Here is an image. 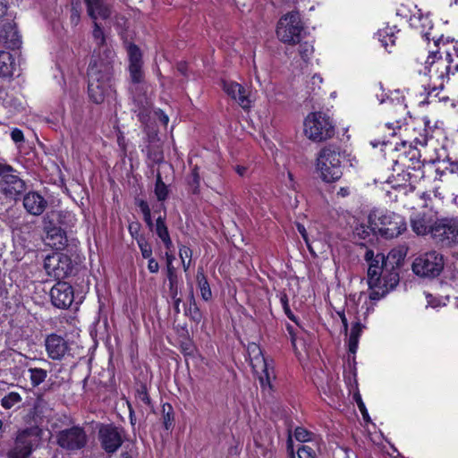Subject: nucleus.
I'll return each instance as SVG.
<instances>
[{"label":"nucleus","instance_id":"nucleus-1","mask_svg":"<svg viewBox=\"0 0 458 458\" xmlns=\"http://www.w3.org/2000/svg\"><path fill=\"white\" fill-rule=\"evenodd\" d=\"M427 41L433 40L437 50H429L427 60L425 61V74L435 84L434 88L428 93V103L437 101H446L447 97H439L437 89H443L445 84L455 81L458 79V50H456L455 59L448 52L445 55H441V45L444 47L448 38L443 36L437 37L432 31H421Z\"/></svg>","mask_w":458,"mask_h":458},{"label":"nucleus","instance_id":"nucleus-2","mask_svg":"<svg viewBox=\"0 0 458 458\" xmlns=\"http://www.w3.org/2000/svg\"><path fill=\"white\" fill-rule=\"evenodd\" d=\"M105 54L106 59L100 57L91 58L88 68L89 96L96 104L104 102L106 98L114 92L112 79L115 54L112 49L105 50Z\"/></svg>","mask_w":458,"mask_h":458},{"label":"nucleus","instance_id":"nucleus-3","mask_svg":"<svg viewBox=\"0 0 458 458\" xmlns=\"http://www.w3.org/2000/svg\"><path fill=\"white\" fill-rule=\"evenodd\" d=\"M344 152L339 148L328 145L321 148L316 159V169L320 178L326 182H333L343 175Z\"/></svg>","mask_w":458,"mask_h":458},{"label":"nucleus","instance_id":"nucleus-4","mask_svg":"<svg viewBox=\"0 0 458 458\" xmlns=\"http://www.w3.org/2000/svg\"><path fill=\"white\" fill-rule=\"evenodd\" d=\"M369 228L386 239L399 236L406 230L404 218L391 211L373 210L369 215Z\"/></svg>","mask_w":458,"mask_h":458},{"label":"nucleus","instance_id":"nucleus-5","mask_svg":"<svg viewBox=\"0 0 458 458\" xmlns=\"http://www.w3.org/2000/svg\"><path fill=\"white\" fill-rule=\"evenodd\" d=\"M304 134L312 141H325L335 135V125L327 114L313 112L304 120Z\"/></svg>","mask_w":458,"mask_h":458},{"label":"nucleus","instance_id":"nucleus-6","mask_svg":"<svg viewBox=\"0 0 458 458\" xmlns=\"http://www.w3.org/2000/svg\"><path fill=\"white\" fill-rule=\"evenodd\" d=\"M304 33V25L298 12L292 11L280 18L276 26L277 38L285 44H299Z\"/></svg>","mask_w":458,"mask_h":458},{"label":"nucleus","instance_id":"nucleus-7","mask_svg":"<svg viewBox=\"0 0 458 458\" xmlns=\"http://www.w3.org/2000/svg\"><path fill=\"white\" fill-rule=\"evenodd\" d=\"M26 191L25 182L10 165L0 163V192L10 200L18 199Z\"/></svg>","mask_w":458,"mask_h":458},{"label":"nucleus","instance_id":"nucleus-8","mask_svg":"<svg viewBox=\"0 0 458 458\" xmlns=\"http://www.w3.org/2000/svg\"><path fill=\"white\" fill-rule=\"evenodd\" d=\"M42 430L38 427H31L20 431L16 437L13 449L8 453L9 458H28L32 451L38 446Z\"/></svg>","mask_w":458,"mask_h":458},{"label":"nucleus","instance_id":"nucleus-9","mask_svg":"<svg viewBox=\"0 0 458 458\" xmlns=\"http://www.w3.org/2000/svg\"><path fill=\"white\" fill-rule=\"evenodd\" d=\"M430 235L436 242L445 247L458 244V218L442 217L431 225Z\"/></svg>","mask_w":458,"mask_h":458},{"label":"nucleus","instance_id":"nucleus-10","mask_svg":"<svg viewBox=\"0 0 458 458\" xmlns=\"http://www.w3.org/2000/svg\"><path fill=\"white\" fill-rule=\"evenodd\" d=\"M444 268L443 255L436 250L420 255L412 263L413 272L420 276H437Z\"/></svg>","mask_w":458,"mask_h":458},{"label":"nucleus","instance_id":"nucleus-11","mask_svg":"<svg viewBox=\"0 0 458 458\" xmlns=\"http://www.w3.org/2000/svg\"><path fill=\"white\" fill-rule=\"evenodd\" d=\"M44 268L49 276L58 280L68 276L72 269V259L63 253L47 255L44 260Z\"/></svg>","mask_w":458,"mask_h":458},{"label":"nucleus","instance_id":"nucleus-12","mask_svg":"<svg viewBox=\"0 0 458 458\" xmlns=\"http://www.w3.org/2000/svg\"><path fill=\"white\" fill-rule=\"evenodd\" d=\"M365 259L369 262L368 284L370 292H376L381 284V277L385 270V264L387 263L385 255L382 253L374 254L373 250H367Z\"/></svg>","mask_w":458,"mask_h":458},{"label":"nucleus","instance_id":"nucleus-13","mask_svg":"<svg viewBox=\"0 0 458 458\" xmlns=\"http://www.w3.org/2000/svg\"><path fill=\"white\" fill-rule=\"evenodd\" d=\"M87 443V435L83 428L80 427H72L64 429L57 435V444L66 450H79L85 446Z\"/></svg>","mask_w":458,"mask_h":458},{"label":"nucleus","instance_id":"nucleus-14","mask_svg":"<svg viewBox=\"0 0 458 458\" xmlns=\"http://www.w3.org/2000/svg\"><path fill=\"white\" fill-rule=\"evenodd\" d=\"M98 438L102 448L106 453L113 454L123 442V430L113 425H104L99 428Z\"/></svg>","mask_w":458,"mask_h":458},{"label":"nucleus","instance_id":"nucleus-15","mask_svg":"<svg viewBox=\"0 0 458 458\" xmlns=\"http://www.w3.org/2000/svg\"><path fill=\"white\" fill-rule=\"evenodd\" d=\"M399 283L398 267L391 266L389 267L388 262L385 264V270L381 277V284L378 285L376 292L369 293L371 300H379L384 297L389 291L393 290Z\"/></svg>","mask_w":458,"mask_h":458},{"label":"nucleus","instance_id":"nucleus-16","mask_svg":"<svg viewBox=\"0 0 458 458\" xmlns=\"http://www.w3.org/2000/svg\"><path fill=\"white\" fill-rule=\"evenodd\" d=\"M386 112L389 121L386 123L388 129L393 130L392 135L395 134V130L400 129L405 121L408 114L407 106L403 101L394 103L393 99L386 102Z\"/></svg>","mask_w":458,"mask_h":458},{"label":"nucleus","instance_id":"nucleus-17","mask_svg":"<svg viewBox=\"0 0 458 458\" xmlns=\"http://www.w3.org/2000/svg\"><path fill=\"white\" fill-rule=\"evenodd\" d=\"M259 354L251 359L253 370L259 375V380L263 390L271 389L272 379L275 378L274 368L262 355L260 350Z\"/></svg>","mask_w":458,"mask_h":458},{"label":"nucleus","instance_id":"nucleus-18","mask_svg":"<svg viewBox=\"0 0 458 458\" xmlns=\"http://www.w3.org/2000/svg\"><path fill=\"white\" fill-rule=\"evenodd\" d=\"M50 298L56 308L67 309L73 301V289L68 283L59 281L52 287Z\"/></svg>","mask_w":458,"mask_h":458},{"label":"nucleus","instance_id":"nucleus-19","mask_svg":"<svg viewBox=\"0 0 458 458\" xmlns=\"http://www.w3.org/2000/svg\"><path fill=\"white\" fill-rule=\"evenodd\" d=\"M129 56V72L130 79L133 84H139L144 81V72L142 70V55L140 48L130 44L127 47Z\"/></svg>","mask_w":458,"mask_h":458},{"label":"nucleus","instance_id":"nucleus-20","mask_svg":"<svg viewBox=\"0 0 458 458\" xmlns=\"http://www.w3.org/2000/svg\"><path fill=\"white\" fill-rule=\"evenodd\" d=\"M223 89L234 101H236L243 109H249L251 106L250 91L242 84L233 81H223Z\"/></svg>","mask_w":458,"mask_h":458},{"label":"nucleus","instance_id":"nucleus-21","mask_svg":"<svg viewBox=\"0 0 458 458\" xmlns=\"http://www.w3.org/2000/svg\"><path fill=\"white\" fill-rule=\"evenodd\" d=\"M46 351L52 360H62L68 351L67 342L55 334L49 335L45 341Z\"/></svg>","mask_w":458,"mask_h":458},{"label":"nucleus","instance_id":"nucleus-22","mask_svg":"<svg viewBox=\"0 0 458 458\" xmlns=\"http://www.w3.org/2000/svg\"><path fill=\"white\" fill-rule=\"evenodd\" d=\"M47 206L45 198L36 191H30L23 198V207L30 215L40 216Z\"/></svg>","mask_w":458,"mask_h":458},{"label":"nucleus","instance_id":"nucleus-23","mask_svg":"<svg viewBox=\"0 0 458 458\" xmlns=\"http://www.w3.org/2000/svg\"><path fill=\"white\" fill-rule=\"evenodd\" d=\"M89 16L97 21L98 18L106 20L111 15V7L105 0H84Z\"/></svg>","mask_w":458,"mask_h":458},{"label":"nucleus","instance_id":"nucleus-24","mask_svg":"<svg viewBox=\"0 0 458 458\" xmlns=\"http://www.w3.org/2000/svg\"><path fill=\"white\" fill-rule=\"evenodd\" d=\"M46 243L56 250L62 249L66 243V238L60 227L55 225H46L44 228Z\"/></svg>","mask_w":458,"mask_h":458},{"label":"nucleus","instance_id":"nucleus-25","mask_svg":"<svg viewBox=\"0 0 458 458\" xmlns=\"http://www.w3.org/2000/svg\"><path fill=\"white\" fill-rule=\"evenodd\" d=\"M432 225L430 217L425 213H414L411 216V229L418 235L430 233Z\"/></svg>","mask_w":458,"mask_h":458},{"label":"nucleus","instance_id":"nucleus-26","mask_svg":"<svg viewBox=\"0 0 458 458\" xmlns=\"http://www.w3.org/2000/svg\"><path fill=\"white\" fill-rule=\"evenodd\" d=\"M93 24H94V28H93V31H92V36H93L95 43L98 46V55H93L92 58L93 57H100L102 59H106L105 50L111 49V48L106 45V36L104 34L103 30L99 26V24L97 21H93Z\"/></svg>","mask_w":458,"mask_h":458},{"label":"nucleus","instance_id":"nucleus-27","mask_svg":"<svg viewBox=\"0 0 458 458\" xmlns=\"http://www.w3.org/2000/svg\"><path fill=\"white\" fill-rule=\"evenodd\" d=\"M398 32L399 30H396L395 26H386L385 28L380 29L377 35L382 46L387 49V47H393L395 44V40L397 38L396 33Z\"/></svg>","mask_w":458,"mask_h":458},{"label":"nucleus","instance_id":"nucleus-28","mask_svg":"<svg viewBox=\"0 0 458 458\" xmlns=\"http://www.w3.org/2000/svg\"><path fill=\"white\" fill-rule=\"evenodd\" d=\"M14 63L12 55L6 51H0V78L13 75Z\"/></svg>","mask_w":458,"mask_h":458},{"label":"nucleus","instance_id":"nucleus-29","mask_svg":"<svg viewBox=\"0 0 458 458\" xmlns=\"http://www.w3.org/2000/svg\"><path fill=\"white\" fill-rule=\"evenodd\" d=\"M165 216H159L156 221V233L164 242L166 249L172 247V240L170 238L167 226L165 225Z\"/></svg>","mask_w":458,"mask_h":458},{"label":"nucleus","instance_id":"nucleus-30","mask_svg":"<svg viewBox=\"0 0 458 458\" xmlns=\"http://www.w3.org/2000/svg\"><path fill=\"white\" fill-rule=\"evenodd\" d=\"M196 279L202 299L205 301L210 300L212 297V293L202 267H199Z\"/></svg>","mask_w":458,"mask_h":458},{"label":"nucleus","instance_id":"nucleus-31","mask_svg":"<svg viewBox=\"0 0 458 458\" xmlns=\"http://www.w3.org/2000/svg\"><path fill=\"white\" fill-rule=\"evenodd\" d=\"M320 451L319 442H309L308 444H302L298 448L299 458H317L318 452Z\"/></svg>","mask_w":458,"mask_h":458},{"label":"nucleus","instance_id":"nucleus-32","mask_svg":"<svg viewBox=\"0 0 458 458\" xmlns=\"http://www.w3.org/2000/svg\"><path fill=\"white\" fill-rule=\"evenodd\" d=\"M28 373L30 385L33 387H37L42 384L48 376V371L47 369L37 367H29Z\"/></svg>","mask_w":458,"mask_h":458},{"label":"nucleus","instance_id":"nucleus-33","mask_svg":"<svg viewBox=\"0 0 458 458\" xmlns=\"http://www.w3.org/2000/svg\"><path fill=\"white\" fill-rule=\"evenodd\" d=\"M22 401L21 394L17 392H10L1 399V405L4 409H12Z\"/></svg>","mask_w":458,"mask_h":458},{"label":"nucleus","instance_id":"nucleus-34","mask_svg":"<svg viewBox=\"0 0 458 458\" xmlns=\"http://www.w3.org/2000/svg\"><path fill=\"white\" fill-rule=\"evenodd\" d=\"M155 194L159 201H164L168 196L167 186L162 181L160 174H158L157 176Z\"/></svg>","mask_w":458,"mask_h":458},{"label":"nucleus","instance_id":"nucleus-35","mask_svg":"<svg viewBox=\"0 0 458 458\" xmlns=\"http://www.w3.org/2000/svg\"><path fill=\"white\" fill-rule=\"evenodd\" d=\"M313 434L309 432L303 428L298 427L294 431L295 438L302 443L308 444L309 442H319L318 439L312 438Z\"/></svg>","mask_w":458,"mask_h":458},{"label":"nucleus","instance_id":"nucleus-36","mask_svg":"<svg viewBox=\"0 0 458 458\" xmlns=\"http://www.w3.org/2000/svg\"><path fill=\"white\" fill-rule=\"evenodd\" d=\"M136 241L144 259L152 257V247L144 236H137Z\"/></svg>","mask_w":458,"mask_h":458},{"label":"nucleus","instance_id":"nucleus-37","mask_svg":"<svg viewBox=\"0 0 458 458\" xmlns=\"http://www.w3.org/2000/svg\"><path fill=\"white\" fill-rule=\"evenodd\" d=\"M186 314L189 315L190 318L194 321L199 322L201 319V313L195 302V299L192 293L191 294L190 305L186 311Z\"/></svg>","mask_w":458,"mask_h":458},{"label":"nucleus","instance_id":"nucleus-38","mask_svg":"<svg viewBox=\"0 0 458 458\" xmlns=\"http://www.w3.org/2000/svg\"><path fill=\"white\" fill-rule=\"evenodd\" d=\"M167 278L169 280L170 289L173 293V298H175V295L177 293V292H176L177 276H176V272H175L174 267L167 268Z\"/></svg>","mask_w":458,"mask_h":458},{"label":"nucleus","instance_id":"nucleus-39","mask_svg":"<svg viewBox=\"0 0 458 458\" xmlns=\"http://www.w3.org/2000/svg\"><path fill=\"white\" fill-rule=\"evenodd\" d=\"M313 53V46L308 42L300 44L299 54L303 60H307Z\"/></svg>","mask_w":458,"mask_h":458},{"label":"nucleus","instance_id":"nucleus-40","mask_svg":"<svg viewBox=\"0 0 458 458\" xmlns=\"http://www.w3.org/2000/svg\"><path fill=\"white\" fill-rule=\"evenodd\" d=\"M255 445H256L255 452H256L257 456L261 457V458H269L270 457L271 449L268 446H265V445L258 443V441H255Z\"/></svg>","mask_w":458,"mask_h":458},{"label":"nucleus","instance_id":"nucleus-41","mask_svg":"<svg viewBox=\"0 0 458 458\" xmlns=\"http://www.w3.org/2000/svg\"><path fill=\"white\" fill-rule=\"evenodd\" d=\"M322 82H323L322 77L318 74H314L311 77L308 87L310 88L312 92H315L317 89H320Z\"/></svg>","mask_w":458,"mask_h":458},{"label":"nucleus","instance_id":"nucleus-42","mask_svg":"<svg viewBox=\"0 0 458 458\" xmlns=\"http://www.w3.org/2000/svg\"><path fill=\"white\" fill-rule=\"evenodd\" d=\"M422 21V24H421V27L424 29L426 28L427 26H428L430 24V21H428V19L426 17V18H420V17H417L416 15H413L411 18V25L415 28H419L420 25L418 24L419 21Z\"/></svg>","mask_w":458,"mask_h":458},{"label":"nucleus","instance_id":"nucleus-43","mask_svg":"<svg viewBox=\"0 0 458 458\" xmlns=\"http://www.w3.org/2000/svg\"><path fill=\"white\" fill-rule=\"evenodd\" d=\"M11 138L15 143H21L24 141L23 132L18 128L12 131Z\"/></svg>","mask_w":458,"mask_h":458},{"label":"nucleus","instance_id":"nucleus-44","mask_svg":"<svg viewBox=\"0 0 458 458\" xmlns=\"http://www.w3.org/2000/svg\"><path fill=\"white\" fill-rule=\"evenodd\" d=\"M191 255H192V251L189 247H187L185 245H182L180 247L179 256H180L182 261L185 260V259H191Z\"/></svg>","mask_w":458,"mask_h":458},{"label":"nucleus","instance_id":"nucleus-45","mask_svg":"<svg viewBox=\"0 0 458 458\" xmlns=\"http://www.w3.org/2000/svg\"><path fill=\"white\" fill-rule=\"evenodd\" d=\"M359 338H355V336H349L348 340V347L349 352L352 354H355L358 349Z\"/></svg>","mask_w":458,"mask_h":458},{"label":"nucleus","instance_id":"nucleus-46","mask_svg":"<svg viewBox=\"0 0 458 458\" xmlns=\"http://www.w3.org/2000/svg\"><path fill=\"white\" fill-rule=\"evenodd\" d=\"M148 269L150 273H157L158 270H159V265L157 263V261L150 257V258H148Z\"/></svg>","mask_w":458,"mask_h":458},{"label":"nucleus","instance_id":"nucleus-47","mask_svg":"<svg viewBox=\"0 0 458 458\" xmlns=\"http://www.w3.org/2000/svg\"><path fill=\"white\" fill-rule=\"evenodd\" d=\"M297 229H298V232L302 236L303 240L305 241L309 250L311 251V247H310V242H309V238H308V234H307V231L305 229L304 225H302L301 224H298L297 225Z\"/></svg>","mask_w":458,"mask_h":458},{"label":"nucleus","instance_id":"nucleus-48","mask_svg":"<svg viewBox=\"0 0 458 458\" xmlns=\"http://www.w3.org/2000/svg\"><path fill=\"white\" fill-rule=\"evenodd\" d=\"M362 330V326L360 322H356L352 329L349 336H355V338H360V333Z\"/></svg>","mask_w":458,"mask_h":458},{"label":"nucleus","instance_id":"nucleus-49","mask_svg":"<svg viewBox=\"0 0 458 458\" xmlns=\"http://www.w3.org/2000/svg\"><path fill=\"white\" fill-rule=\"evenodd\" d=\"M136 205L140 208L142 214H146L148 212H150L149 206L147 201L144 199H136Z\"/></svg>","mask_w":458,"mask_h":458},{"label":"nucleus","instance_id":"nucleus-50","mask_svg":"<svg viewBox=\"0 0 458 458\" xmlns=\"http://www.w3.org/2000/svg\"><path fill=\"white\" fill-rule=\"evenodd\" d=\"M190 183L195 188H198L199 185V175L197 167H195L191 172V181Z\"/></svg>","mask_w":458,"mask_h":458},{"label":"nucleus","instance_id":"nucleus-51","mask_svg":"<svg viewBox=\"0 0 458 458\" xmlns=\"http://www.w3.org/2000/svg\"><path fill=\"white\" fill-rule=\"evenodd\" d=\"M139 227H140V225H139V224H137V223H136V224H131V225H130V226H129V231H130V233H131V236H132L135 240H136V237H137V236H140V235L139 234Z\"/></svg>","mask_w":458,"mask_h":458},{"label":"nucleus","instance_id":"nucleus-52","mask_svg":"<svg viewBox=\"0 0 458 458\" xmlns=\"http://www.w3.org/2000/svg\"><path fill=\"white\" fill-rule=\"evenodd\" d=\"M279 299H280V303H281L283 309L289 307L288 296L285 293H280Z\"/></svg>","mask_w":458,"mask_h":458},{"label":"nucleus","instance_id":"nucleus-53","mask_svg":"<svg viewBox=\"0 0 458 458\" xmlns=\"http://www.w3.org/2000/svg\"><path fill=\"white\" fill-rule=\"evenodd\" d=\"M138 398L146 404H149L150 403V399L145 390H142L138 393Z\"/></svg>","mask_w":458,"mask_h":458},{"label":"nucleus","instance_id":"nucleus-54","mask_svg":"<svg viewBox=\"0 0 458 458\" xmlns=\"http://www.w3.org/2000/svg\"><path fill=\"white\" fill-rule=\"evenodd\" d=\"M172 420H173L172 414L170 412H166L164 415V423H165V427L166 429H168L169 427L171 426Z\"/></svg>","mask_w":458,"mask_h":458},{"label":"nucleus","instance_id":"nucleus-55","mask_svg":"<svg viewBox=\"0 0 458 458\" xmlns=\"http://www.w3.org/2000/svg\"><path fill=\"white\" fill-rule=\"evenodd\" d=\"M143 219L149 228L153 227V221L151 218V211L143 215Z\"/></svg>","mask_w":458,"mask_h":458},{"label":"nucleus","instance_id":"nucleus-56","mask_svg":"<svg viewBox=\"0 0 458 458\" xmlns=\"http://www.w3.org/2000/svg\"><path fill=\"white\" fill-rule=\"evenodd\" d=\"M7 11V2L6 0H0V18H2Z\"/></svg>","mask_w":458,"mask_h":458},{"label":"nucleus","instance_id":"nucleus-57","mask_svg":"<svg viewBox=\"0 0 458 458\" xmlns=\"http://www.w3.org/2000/svg\"><path fill=\"white\" fill-rule=\"evenodd\" d=\"M71 21L72 23H74L75 25L79 22L80 21V14L78 13L77 10L73 9L72 10V15H71Z\"/></svg>","mask_w":458,"mask_h":458},{"label":"nucleus","instance_id":"nucleus-58","mask_svg":"<svg viewBox=\"0 0 458 458\" xmlns=\"http://www.w3.org/2000/svg\"><path fill=\"white\" fill-rule=\"evenodd\" d=\"M356 233L364 239L369 235V233L365 230L364 226L357 227Z\"/></svg>","mask_w":458,"mask_h":458},{"label":"nucleus","instance_id":"nucleus-59","mask_svg":"<svg viewBox=\"0 0 458 458\" xmlns=\"http://www.w3.org/2000/svg\"><path fill=\"white\" fill-rule=\"evenodd\" d=\"M284 311L285 315L290 318L292 321H295V316L292 312L290 306L284 309Z\"/></svg>","mask_w":458,"mask_h":458},{"label":"nucleus","instance_id":"nucleus-60","mask_svg":"<svg viewBox=\"0 0 458 458\" xmlns=\"http://www.w3.org/2000/svg\"><path fill=\"white\" fill-rule=\"evenodd\" d=\"M349 194H350L349 188H346V187L340 188V190L337 192V195H339L341 197H346Z\"/></svg>","mask_w":458,"mask_h":458},{"label":"nucleus","instance_id":"nucleus-61","mask_svg":"<svg viewBox=\"0 0 458 458\" xmlns=\"http://www.w3.org/2000/svg\"><path fill=\"white\" fill-rule=\"evenodd\" d=\"M235 171L239 175L243 176L246 174L247 168L242 165H237L235 167Z\"/></svg>","mask_w":458,"mask_h":458},{"label":"nucleus","instance_id":"nucleus-62","mask_svg":"<svg viewBox=\"0 0 458 458\" xmlns=\"http://www.w3.org/2000/svg\"><path fill=\"white\" fill-rule=\"evenodd\" d=\"M340 317H341V320H342V323H343V327H344V332L346 333L347 330H348V321H347V318H345L344 313L340 314Z\"/></svg>","mask_w":458,"mask_h":458},{"label":"nucleus","instance_id":"nucleus-63","mask_svg":"<svg viewBox=\"0 0 458 458\" xmlns=\"http://www.w3.org/2000/svg\"><path fill=\"white\" fill-rule=\"evenodd\" d=\"M13 36L15 37V38L12 42V47H19V46L21 44V40L19 38V36L17 35L16 32L13 33Z\"/></svg>","mask_w":458,"mask_h":458},{"label":"nucleus","instance_id":"nucleus-64","mask_svg":"<svg viewBox=\"0 0 458 458\" xmlns=\"http://www.w3.org/2000/svg\"><path fill=\"white\" fill-rule=\"evenodd\" d=\"M166 259H167V268L174 267L172 263H173L174 257L173 255H169L166 253Z\"/></svg>","mask_w":458,"mask_h":458}]
</instances>
